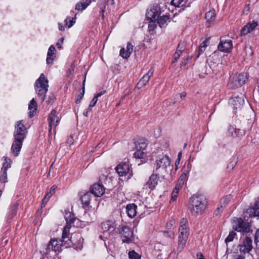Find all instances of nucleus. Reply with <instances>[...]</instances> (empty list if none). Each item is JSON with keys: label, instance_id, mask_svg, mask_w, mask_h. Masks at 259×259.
I'll list each match as a JSON object with an SVG mask.
<instances>
[{"label": "nucleus", "instance_id": "nucleus-1", "mask_svg": "<svg viewBox=\"0 0 259 259\" xmlns=\"http://www.w3.org/2000/svg\"><path fill=\"white\" fill-rule=\"evenodd\" d=\"M64 218L66 224L63 230L62 238L65 247H70L71 245H74L77 247L81 246L83 239L79 233H72L70 237V229L72 227V224L76 220V217L71 212L65 211Z\"/></svg>", "mask_w": 259, "mask_h": 259}, {"label": "nucleus", "instance_id": "nucleus-2", "mask_svg": "<svg viewBox=\"0 0 259 259\" xmlns=\"http://www.w3.org/2000/svg\"><path fill=\"white\" fill-rule=\"evenodd\" d=\"M26 133V127L22 123V121H17L14 133V140L11 147L12 153L15 157L17 156L20 152Z\"/></svg>", "mask_w": 259, "mask_h": 259}, {"label": "nucleus", "instance_id": "nucleus-3", "mask_svg": "<svg viewBox=\"0 0 259 259\" xmlns=\"http://www.w3.org/2000/svg\"><path fill=\"white\" fill-rule=\"evenodd\" d=\"M190 210L194 215L201 214L206 207V201L200 196H193L189 199Z\"/></svg>", "mask_w": 259, "mask_h": 259}, {"label": "nucleus", "instance_id": "nucleus-4", "mask_svg": "<svg viewBox=\"0 0 259 259\" xmlns=\"http://www.w3.org/2000/svg\"><path fill=\"white\" fill-rule=\"evenodd\" d=\"M179 233L177 251L180 252L184 249L189 235V228L188 221L185 218H182L181 220Z\"/></svg>", "mask_w": 259, "mask_h": 259}, {"label": "nucleus", "instance_id": "nucleus-5", "mask_svg": "<svg viewBox=\"0 0 259 259\" xmlns=\"http://www.w3.org/2000/svg\"><path fill=\"white\" fill-rule=\"evenodd\" d=\"M161 13V8L159 5L154 4L147 13L146 17L149 21L148 28L149 31H153L157 26V19Z\"/></svg>", "mask_w": 259, "mask_h": 259}, {"label": "nucleus", "instance_id": "nucleus-6", "mask_svg": "<svg viewBox=\"0 0 259 259\" xmlns=\"http://www.w3.org/2000/svg\"><path fill=\"white\" fill-rule=\"evenodd\" d=\"M48 80L44 74H41L39 77L36 80L35 83V90L38 97L44 101L45 99L46 94L48 90Z\"/></svg>", "mask_w": 259, "mask_h": 259}, {"label": "nucleus", "instance_id": "nucleus-7", "mask_svg": "<svg viewBox=\"0 0 259 259\" xmlns=\"http://www.w3.org/2000/svg\"><path fill=\"white\" fill-rule=\"evenodd\" d=\"M233 229L238 232H242L244 235L245 234L247 235L248 233L252 231L250 224L243 221L241 218L237 219L234 222Z\"/></svg>", "mask_w": 259, "mask_h": 259}, {"label": "nucleus", "instance_id": "nucleus-8", "mask_svg": "<svg viewBox=\"0 0 259 259\" xmlns=\"http://www.w3.org/2000/svg\"><path fill=\"white\" fill-rule=\"evenodd\" d=\"M247 78L246 73L236 74L231 79L228 85L233 89L239 88L245 83Z\"/></svg>", "mask_w": 259, "mask_h": 259}, {"label": "nucleus", "instance_id": "nucleus-9", "mask_svg": "<svg viewBox=\"0 0 259 259\" xmlns=\"http://www.w3.org/2000/svg\"><path fill=\"white\" fill-rule=\"evenodd\" d=\"M249 235H243L241 238L240 243L238 245L240 252H243V254L249 253L252 249V240Z\"/></svg>", "mask_w": 259, "mask_h": 259}, {"label": "nucleus", "instance_id": "nucleus-10", "mask_svg": "<svg viewBox=\"0 0 259 259\" xmlns=\"http://www.w3.org/2000/svg\"><path fill=\"white\" fill-rule=\"evenodd\" d=\"M62 245H64L62 239L61 240L57 239H51L47 246L45 253L47 254L51 251H54L55 252L59 251Z\"/></svg>", "mask_w": 259, "mask_h": 259}, {"label": "nucleus", "instance_id": "nucleus-11", "mask_svg": "<svg viewBox=\"0 0 259 259\" xmlns=\"http://www.w3.org/2000/svg\"><path fill=\"white\" fill-rule=\"evenodd\" d=\"M120 234L123 242L129 243L132 242L133 232L130 227L126 226L122 227Z\"/></svg>", "mask_w": 259, "mask_h": 259}, {"label": "nucleus", "instance_id": "nucleus-12", "mask_svg": "<svg viewBox=\"0 0 259 259\" xmlns=\"http://www.w3.org/2000/svg\"><path fill=\"white\" fill-rule=\"evenodd\" d=\"M49 132H50L53 127L54 128L55 131L57 126L58 125L60 118L57 115V112L55 110H53L50 113L48 118Z\"/></svg>", "mask_w": 259, "mask_h": 259}, {"label": "nucleus", "instance_id": "nucleus-13", "mask_svg": "<svg viewBox=\"0 0 259 259\" xmlns=\"http://www.w3.org/2000/svg\"><path fill=\"white\" fill-rule=\"evenodd\" d=\"M105 188L100 183H95L90 188L91 193L96 197H101L105 193Z\"/></svg>", "mask_w": 259, "mask_h": 259}, {"label": "nucleus", "instance_id": "nucleus-14", "mask_svg": "<svg viewBox=\"0 0 259 259\" xmlns=\"http://www.w3.org/2000/svg\"><path fill=\"white\" fill-rule=\"evenodd\" d=\"M154 71V67H152L149 70L148 72L139 80L137 83V86L139 89L143 88L146 84V83L149 81L150 77L153 76Z\"/></svg>", "mask_w": 259, "mask_h": 259}, {"label": "nucleus", "instance_id": "nucleus-15", "mask_svg": "<svg viewBox=\"0 0 259 259\" xmlns=\"http://www.w3.org/2000/svg\"><path fill=\"white\" fill-rule=\"evenodd\" d=\"M101 227L104 232H108L109 233H111L114 232L116 228L115 221L113 220L106 221L102 223Z\"/></svg>", "mask_w": 259, "mask_h": 259}, {"label": "nucleus", "instance_id": "nucleus-16", "mask_svg": "<svg viewBox=\"0 0 259 259\" xmlns=\"http://www.w3.org/2000/svg\"><path fill=\"white\" fill-rule=\"evenodd\" d=\"M232 47V41L231 40H221L218 45V49L222 52H229Z\"/></svg>", "mask_w": 259, "mask_h": 259}, {"label": "nucleus", "instance_id": "nucleus-17", "mask_svg": "<svg viewBox=\"0 0 259 259\" xmlns=\"http://www.w3.org/2000/svg\"><path fill=\"white\" fill-rule=\"evenodd\" d=\"M116 170L120 176L126 175L130 171V166L125 162H121L116 167Z\"/></svg>", "mask_w": 259, "mask_h": 259}, {"label": "nucleus", "instance_id": "nucleus-18", "mask_svg": "<svg viewBox=\"0 0 259 259\" xmlns=\"http://www.w3.org/2000/svg\"><path fill=\"white\" fill-rule=\"evenodd\" d=\"M257 26V23L255 21H252L251 22H249L247 23L245 26H244L241 30V34L242 35H245L251 31H252Z\"/></svg>", "mask_w": 259, "mask_h": 259}, {"label": "nucleus", "instance_id": "nucleus-19", "mask_svg": "<svg viewBox=\"0 0 259 259\" xmlns=\"http://www.w3.org/2000/svg\"><path fill=\"white\" fill-rule=\"evenodd\" d=\"M206 24L207 27H209L212 24L215 19V13L212 9L207 12L205 14Z\"/></svg>", "mask_w": 259, "mask_h": 259}, {"label": "nucleus", "instance_id": "nucleus-20", "mask_svg": "<svg viewBox=\"0 0 259 259\" xmlns=\"http://www.w3.org/2000/svg\"><path fill=\"white\" fill-rule=\"evenodd\" d=\"M170 160L168 156H163L156 161V169L162 168L165 169L170 164Z\"/></svg>", "mask_w": 259, "mask_h": 259}, {"label": "nucleus", "instance_id": "nucleus-21", "mask_svg": "<svg viewBox=\"0 0 259 259\" xmlns=\"http://www.w3.org/2000/svg\"><path fill=\"white\" fill-rule=\"evenodd\" d=\"M133 51V46L131 43L128 42L127 44V46L126 49L124 48L121 49L120 51V55L124 59L128 58L132 52Z\"/></svg>", "mask_w": 259, "mask_h": 259}, {"label": "nucleus", "instance_id": "nucleus-22", "mask_svg": "<svg viewBox=\"0 0 259 259\" xmlns=\"http://www.w3.org/2000/svg\"><path fill=\"white\" fill-rule=\"evenodd\" d=\"M159 177L156 174H152L146 183L149 189L153 190L158 184Z\"/></svg>", "mask_w": 259, "mask_h": 259}, {"label": "nucleus", "instance_id": "nucleus-23", "mask_svg": "<svg viewBox=\"0 0 259 259\" xmlns=\"http://www.w3.org/2000/svg\"><path fill=\"white\" fill-rule=\"evenodd\" d=\"M232 196L231 195H226L223 197L220 201V207H218L215 211V214L217 215L220 213V210L222 211L225 206L231 201L232 199Z\"/></svg>", "mask_w": 259, "mask_h": 259}, {"label": "nucleus", "instance_id": "nucleus-24", "mask_svg": "<svg viewBox=\"0 0 259 259\" xmlns=\"http://www.w3.org/2000/svg\"><path fill=\"white\" fill-rule=\"evenodd\" d=\"M247 213H249L250 217H259V198L253 206L247 210Z\"/></svg>", "mask_w": 259, "mask_h": 259}, {"label": "nucleus", "instance_id": "nucleus-25", "mask_svg": "<svg viewBox=\"0 0 259 259\" xmlns=\"http://www.w3.org/2000/svg\"><path fill=\"white\" fill-rule=\"evenodd\" d=\"M244 101L243 97H234L231 100V104L235 109L240 108L244 104Z\"/></svg>", "mask_w": 259, "mask_h": 259}, {"label": "nucleus", "instance_id": "nucleus-26", "mask_svg": "<svg viewBox=\"0 0 259 259\" xmlns=\"http://www.w3.org/2000/svg\"><path fill=\"white\" fill-rule=\"evenodd\" d=\"M55 52L56 49L55 47L53 45H51L49 48L47 54V63L48 64H51L52 63L55 56Z\"/></svg>", "mask_w": 259, "mask_h": 259}, {"label": "nucleus", "instance_id": "nucleus-27", "mask_svg": "<svg viewBox=\"0 0 259 259\" xmlns=\"http://www.w3.org/2000/svg\"><path fill=\"white\" fill-rule=\"evenodd\" d=\"M228 131L234 137H241L245 135V131L243 130L234 128L233 126H230Z\"/></svg>", "mask_w": 259, "mask_h": 259}, {"label": "nucleus", "instance_id": "nucleus-28", "mask_svg": "<svg viewBox=\"0 0 259 259\" xmlns=\"http://www.w3.org/2000/svg\"><path fill=\"white\" fill-rule=\"evenodd\" d=\"M137 207V205L134 203L128 204L126 206V212L130 218H133L136 216Z\"/></svg>", "mask_w": 259, "mask_h": 259}, {"label": "nucleus", "instance_id": "nucleus-29", "mask_svg": "<svg viewBox=\"0 0 259 259\" xmlns=\"http://www.w3.org/2000/svg\"><path fill=\"white\" fill-rule=\"evenodd\" d=\"M28 109L30 110L28 113L29 117L31 118L34 116V112L37 109V103L34 99H32L28 106Z\"/></svg>", "mask_w": 259, "mask_h": 259}, {"label": "nucleus", "instance_id": "nucleus-30", "mask_svg": "<svg viewBox=\"0 0 259 259\" xmlns=\"http://www.w3.org/2000/svg\"><path fill=\"white\" fill-rule=\"evenodd\" d=\"M91 3V2L88 0L82 1L78 3L75 5V9L82 11L84 10Z\"/></svg>", "mask_w": 259, "mask_h": 259}, {"label": "nucleus", "instance_id": "nucleus-31", "mask_svg": "<svg viewBox=\"0 0 259 259\" xmlns=\"http://www.w3.org/2000/svg\"><path fill=\"white\" fill-rule=\"evenodd\" d=\"M157 19V23L161 28L165 27L166 25L167 21L169 20V15H164L161 17H159Z\"/></svg>", "mask_w": 259, "mask_h": 259}, {"label": "nucleus", "instance_id": "nucleus-32", "mask_svg": "<svg viewBox=\"0 0 259 259\" xmlns=\"http://www.w3.org/2000/svg\"><path fill=\"white\" fill-rule=\"evenodd\" d=\"M81 200L84 207L89 206L91 200V193L87 192L81 196Z\"/></svg>", "mask_w": 259, "mask_h": 259}, {"label": "nucleus", "instance_id": "nucleus-33", "mask_svg": "<svg viewBox=\"0 0 259 259\" xmlns=\"http://www.w3.org/2000/svg\"><path fill=\"white\" fill-rule=\"evenodd\" d=\"M171 4L178 7H187L189 4L187 3V0H172Z\"/></svg>", "mask_w": 259, "mask_h": 259}, {"label": "nucleus", "instance_id": "nucleus-34", "mask_svg": "<svg viewBox=\"0 0 259 259\" xmlns=\"http://www.w3.org/2000/svg\"><path fill=\"white\" fill-rule=\"evenodd\" d=\"M4 161L3 163V166L1 168V170L7 171L8 168L11 167L12 160L10 158L8 157H4Z\"/></svg>", "mask_w": 259, "mask_h": 259}, {"label": "nucleus", "instance_id": "nucleus-35", "mask_svg": "<svg viewBox=\"0 0 259 259\" xmlns=\"http://www.w3.org/2000/svg\"><path fill=\"white\" fill-rule=\"evenodd\" d=\"M208 44L209 40L208 39H206L202 43H201L198 49V53L197 56V58H198L200 55L204 52Z\"/></svg>", "mask_w": 259, "mask_h": 259}, {"label": "nucleus", "instance_id": "nucleus-36", "mask_svg": "<svg viewBox=\"0 0 259 259\" xmlns=\"http://www.w3.org/2000/svg\"><path fill=\"white\" fill-rule=\"evenodd\" d=\"M138 144L136 145L138 149L144 150L146 149L148 143L147 140L146 139H140L138 142Z\"/></svg>", "mask_w": 259, "mask_h": 259}, {"label": "nucleus", "instance_id": "nucleus-37", "mask_svg": "<svg viewBox=\"0 0 259 259\" xmlns=\"http://www.w3.org/2000/svg\"><path fill=\"white\" fill-rule=\"evenodd\" d=\"M134 157L137 159L143 158L146 156V153L142 150L138 149V150L134 153Z\"/></svg>", "mask_w": 259, "mask_h": 259}, {"label": "nucleus", "instance_id": "nucleus-38", "mask_svg": "<svg viewBox=\"0 0 259 259\" xmlns=\"http://www.w3.org/2000/svg\"><path fill=\"white\" fill-rule=\"evenodd\" d=\"M8 182L7 180V171L1 170L0 172V182L1 183H6Z\"/></svg>", "mask_w": 259, "mask_h": 259}, {"label": "nucleus", "instance_id": "nucleus-39", "mask_svg": "<svg viewBox=\"0 0 259 259\" xmlns=\"http://www.w3.org/2000/svg\"><path fill=\"white\" fill-rule=\"evenodd\" d=\"M128 257L130 259H141V255L134 250L129 251Z\"/></svg>", "mask_w": 259, "mask_h": 259}, {"label": "nucleus", "instance_id": "nucleus-40", "mask_svg": "<svg viewBox=\"0 0 259 259\" xmlns=\"http://www.w3.org/2000/svg\"><path fill=\"white\" fill-rule=\"evenodd\" d=\"M75 18L76 17L70 19L69 18L67 17L65 20V25L67 26L68 28H70L75 23Z\"/></svg>", "mask_w": 259, "mask_h": 259}, {"label": "nucleus", "instance_id": "nucleus-41", "mask_svg": "<svg viewBox=\"0 0 259 259\" xmlns=\"http://www.w3.org/2000/svg\"><path fill=\"white\" fill-rule=\"evenodd\" d=\"M84 83H85V79L84 80L83 82V87H82V92L80 93L78 96H77V99L76 100V104H78L79 103L83 97V95H84V90H85V88H84Z\"/></svg>", "mask_w": 259, "mask_h": 259}, {"label": "nucleus", "instance_id": "nucleus-42", "mask_svg": "<svg viewBox=\"0 0 259 259\" xmlns=\"http://www.w3.org/2000/svg\"><path fill=\"white\" fill-rule=\"evenodd\" d=\"M186 43L184 41H180L177 47L176 52L182 54L183 51L185 49Z\"/></svg>", "mask_w": 259, "mask_h": 259}, {"label": "nucleus", "instance_id": "nucleus-43", "mask_svg": "<svg viewBox=\"0 0 259 259\" xmlns=\"http://www.w3.org/2000/svg\"><path fill=\"white\" fill-rule=\"evenodd\" d=\"M236 235V233L234 231H232L230 232L229 235L225 239L226 243H228V242L232 241Z\"/></svg>", "mask_w": 259, "mask_h": 259}, {"label": "nucleus", "instance_id": "nucleus-44", "mask_svg": "<svg viewBox=\"0 0 259 259\" xmlns=\"http://www.w3.org/2000/svg\"><path fill=\"white\" fill-rule=\"evenodd\" d=\"M244 254L243 252L235 253L233 255V259H245Z\"/></svg>", "mask_w": 259, "mask_h": 259}, {"label": "nucleus", "instance_id": "nucleus-45", "mask_svg": "<svg viewBox=\"0 0 259 259\" xmlns=\"http://www.w3.org/2000/svg\"><path fill=\"white\" fill-rule=\"evenodd\" d=\"M254 243L259 249V229L256 231L254 236Z\"/></svg>", "mask_w": 259, "mask_h": 259}, {"label": "nucleus", "instance_id": "nucleus-46", "mask_svg": "<svg viewBox=\"0 0 259 259\" xmlns=\"http://www.w3.org/2000/svg\"><path fill=\"white\" fill-rule=\"evenodd\" d=\"M187 179V175L185 174V173H182L179 180H178V182L180 183H182V184H184V182L185 181H186Z\"/></svg>", "mask_w": 259, "mask_h": 259}, {"label": "nucleus", "instance_id": "nucleus-47", "mask_svg": "<svg viewBox=\"0 0 259 259\" xmlns=\"http://www.w3.org/2000/svg\"><path fill=\"white\" fill-rule=\"evenodd\" d=\"M179 192L175 191L174 190L172 191V192L171 193V199L170 200V202L176 200L178 195V194H179Z\"/></svg>", "mask_w": 259, "mask_h": 259}, {"label": "nucleus", "instance_id": "nucleus-48", "mask_svg": "<svg viewBox=\"0 0 259 259\" xmlns=\"http://www.w3.org/2000/svg\"><path fill=\"white\" fill-rule=\"evenodd\" d=\"M98 101L97 97L95 96L92 100L91 101L90 104L89 106V110H92V107H93L96 104Z\"/></svg>", "mask_w": 259, "mask_h": 259}, {"label": "nucleus", "instance_id": "nucleus-49", "mask_svg": "<svg viewBox=\"0 0 259 259\" xmlns=\"http://www.w3.org/2000/svg\"><path fill=\"white\" fill-rule=\"evenodd\" d=\"M52 195L49 193H48L46 194L45 196L42 200V205H44L45 206V204L47 203L49 199L51 197Z\"/></svg>", "mask_w": 259, "mask_h": 259}, {"label": "nucleus", "instance_id": "nucleus-50", "mask_svg": "<svg viewBox=\"0 0 259 259\" xmlns=\"http://www.w3.org/2000/svg\"><path fill=\"white\" fill-rule=\"evenodd\" d=\"M183 186V184L182 183H180L179 182H177L175 188H174V190L179 192L180 190L182 189V186Z\"/></svg>", "mask_w": 259, "mask_h": 259}, {"label": "nucleus", "instance_id": "nucleus-51", "mask_svg": "<svg viewBox=\"0 0 259 259\" xmlns=\"http://www.w3.org/2000/svg\"><path fill=\"white\" fill-rule=\"evenodd\" d=\"M236 164V161H231L229 164L228 165L227 168H230L231 169H233L234 167L235 166Z\"/></svg>", "mask_w": 259, "mask_h": 259}, {"label": "nucleus", "instance_id": "nucleus-52", "mask_svg": "<svg viewBox=\"0 0 259 259\" xmlns=\"http://www.w3.org/2000/svg\"><path fill=\"white\" fill-rule=\"evenodd\" d=\"M105 5L104 4L102 7H100L101 12H100V15L101 17H102V19L104 18V12H105Z\"/></svg>", "mask_w": 259, "mask_h": 259}, {"label": "nucleus", "instance_id": "nucleus-53", "mask_svg": "<svg viewBox=\"0 0 259 259\" xmlns=\"http://www.w3.org/2000/svg\"><path fill=\"white\" fill-rule=\"evenodd\" d=\"M56 189L57 186L56 185L53 186L50 189V192L49 193L52 196L55 193Z\"/></svg>", "mask_w": 259, "mask_h": 259}, {"label": "nucleus", "instance_id": "nucleus-54", "mask_svg": "<svg viewBox=\"0 0 259 259\" xmlns=\"http://www.w3.org/2000/svg\"><path fill=\"white\" fill-rule=\"evenodd\" d=\"M63 40H64V38H61L60 39H59L57 41L56 45L58 48H61L62 45L63 44Z\"/></svg>", "mask_w": 259, "mask_h": 259}, {"label": "nucleus", "instance_id": "nucleus-55", "mask_svg": "<svg viewBox=\"0 0 259 259\" xmlns=\"http://www.w3.org/2000/svg\"><path fill=\"white\" fill-rule=\"evenodd\" d=\"M181 53L176 52L175 53L174 55V58L175 60V61H177L178 59L180 58V56L181 55Z\"/></svg>", "mask_w": 259, "mask_h": 259}, {"label": "nucleus", "instance_id": "nucleus-56", "mask_svg": "<svg viewBox=\"0 0 259 259\" xmlns=\"http://www.w3.org/2000/svg\"><path fill=\"white\" fill-rule=\"evenodd\" d=\"M106 93L105 91H103L99 93H98L95 96L97 97V98L98 99L99 97H101L103 95H104Z\"/></svg>", "mask_w": 259, "mask_h": 259}, {"label": "nucleus", "instance_id": "nucleus-57", "mask_svg": "<svg viewBox=\"0 0 259 259\" xmlns=\"http://www.w3.org/2000/svg\"><path fill=\"white\" fill-rule=\"evenodd\" d=\"M186 96V92H182L180 94V101H181L184 98H185Z\"/></svg>", "mask_w": 259, "mask_h": 259}, {"label": "nucleus", "instance_id": "nucleus-58", "mask_svg": "<svg viewBox=\"0 0 259 259\" xmlns=\"http://www.w3.org/2000/svg\"><path fill=\"white\" fill-rule=\"evenodd\" d=\"M59 29L60 31H64L65 29V28L62 24L59 23Z\"/></svg>", "mask_w": 259, "mask_h": 259}, {"label": "nucleus", "instance_id": "nucleus-59", "mask_svg": "<svg viewBox=\"0 0 259 259\" xmlns=\"http://www.w3.org/2000/svg\"><path fill=\"white\" fill-rule=\"evenodd\" d=\"M91 111V110H89V107H88V109L83 112V115L85 116V117H87L88 116L89 112H90Z\"/></svg>", "mask_w": 259, "mask_h": 259}, {"label": "nucleus", "instance_id": "nucleus-60", "mask_svg": "<svg viewBox=\"0 0 259 259\" xmlns=\"http://www.w3.org/2000/svg\"><path fill=\"white\" fill-rule=\"evenodd\" d=\"M181 155H182V153L181 152L179 153L178 156V159H177L178 160H180Z\"/></svg>", "mask_w": 259, "mask_h": 259}, {"label": "nucleus", "instance_id": "nucleus-61", "mask_svg": "<svg viewBox=\"0 0 259 259\" xmlns=\"http://www.w3.org/2000/svg\"><path fill=\"white\" fill-rule=\"evenodd\" d=\"M109 2H110V4L111 5H114V0H111Z\"/></svg>", "mask_w": 259, "mask_h": 259}, {"label": "nucleus", "instance_id": "nucleus-62", "mask_svg": "<svg viewBox=\"0 0 259 259\" xmlns=\"http://www.w3.org/2000/svg\"><path fill=\"white\" fill-rule=\"evenodd\" d=\"M174 222V221H172V220H171V221L169 222V223H170V225L171 226H172V223H173Z\"/></svg>", "mask_w": 259, "mask_h": 259}, {"label": "nucleus", "instance_id": "nucleus-63", "mask_svg": "<svg viewBox=\"0 0 259 259\" xmlns=\"http://www.w3.org/2000/svg\"><path fill=\"white\" fill-rule=\"evenodd\" d=\"M71 141H72V139H71V140H69V141H68V143H69V142L71 143Z\"/></svg>", "mask_w": 259, "mask_h": 259}, {"label": "nucleus", "instance_id": "nucleus-64", "mask_svg": "<svg viewBox=\"0 0 259 259\" xmlns=\"http://www.w3.org/2000/svg\"><path fill=\"white\" fill-rule=\"evenodd\" d=\"M71 141H72V139H71V140H69V141H68V143H69V142L71 143Z\"/></svg>", "mask_w": 259, "mask_h": 259}]
</instances>
